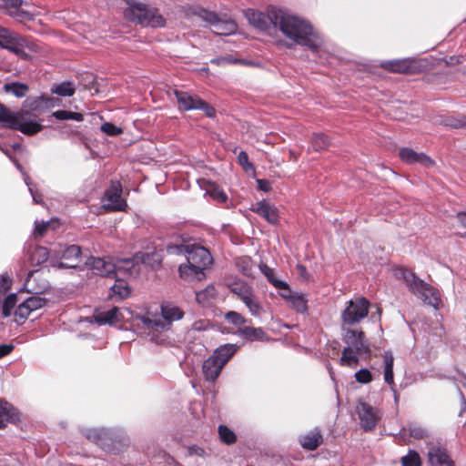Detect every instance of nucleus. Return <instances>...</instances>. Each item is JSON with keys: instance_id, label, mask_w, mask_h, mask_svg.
<instances>
[{"instance_id": "1", "label": "nucleus", "mask_w": 466, "mask_h": 466, "mask_svg": "<svg viewBox=\"0 0 466 466\" xmlns=\"http://www.w3.org/2000/svg\"><path fill=\"white\" fill-rule=\"evenodd\" d=\"M266 18L274 28H279L286 37L298 45L317 50L323 44V39L311 24L301 17L269 6L267 9Z\"/></svg>"}, {"instance_id": "2", "label": "nucleus", "mask_w": 466, "mask_h": 466, "mask_svg": "<svg viewBox=\"0 0 466 466\" xmlns=\"http://www.w3.org/2000/svg\"><path fill=\"white\" fill-rule=\"evenodd\" d=\"M393 274L396 279L402 280L408 289L424 304L439 309L441 303V294L433 286L419 279L414 272L405 268H396Z\"/></svg>"}, {"instance_id": "3", "label": "nucleus", "mask_w": 466, "mask_h": 466, "mask_svg": "<svg viewBox=\"0 0 466 466\" xmlns=\"http://www.w3.org/2000/svg\"><path fill=\"white\" fill-rule=\"evenodd\" d=\"M0 126L5 128L18 130L25 135L32 136L43 128L39 120L30 111L22 109L12 112L0 103Z\"/></svg>"}, {"instance_id": "4", "label": "nucleus", "mask_w": 466, "mask_h": 466, "mask_svg": "<svg viewBox=\"0 0 466 466\" xmlns=\"http://www.w3.org/2000/svg\"><path fill=\"white\" fill-rule=\"evenodd\" d=\"M143 254H137L133 258H124L115 263L111 258H94L91 257L86 265L92 269L93 273L102 277L115 278L118 271L125 270L132 275L137 273L138 260L142 259Z\"/></svg>"}, {"instance_id": "5", "label": "nucleus", "mask_w": 466, "mask_h": 466, "mask_svg": "<svg viewBox=\"0 0 466 466\" xmlns=\"http://www.w3.org/2000/svg\"><path fill=\"white\" fill-rule=\"evenodd\" d=\"M124 15L127 20L136 22L142 26L164 27L166 25L165 18L156 8L142 2H128Z\"/></svg>"}, {"instance_id": "6", "label": "nucleus", "mask_w": 466, "mask_h": 466, "mask_svg": "<svg viewBox=\"0 0 466 466\" xmlns=\"http://www.w3.org/2000/svg\"><path fill=\"white\" fill-rule=\"evenodd\" d=\"M124 15L127 20L136 22L142 26L164 27L166 25L165 18L156 8L142 2H128Z\"/></svg>"}, {"instance_id": "7", "label": "nucleus", "mask_w": 466, "mask_h": 466, "mask_svg": "<svg viewBox=\"0 0 466 466\" xmlns=\"http://www.w3.org/2000/svg\"><path fill=\"white\" fill-rule=\"evenodd\" d=\"M160 313L162 319H152L150 317H142L141 321L150 331L168 330L174 321L183 319L185 313L183 309L171 301H163L160 304Z\"/></svg>"}, {"instance_id": "8", "label": "nucleus", "mask_w": 466, "mask_h": 466, "mask_svg": "<svg viewBox=\"0 0 466 466\" xmlns=\"http://www.w3.org/2000/svg\"><path fill=\"white\" fill-rule=\"evenodd\" d=\"M168 251L171 253L185 254L188 263H191L195 268L202 269L203 271H205L213 262L212 256L208 249L201 246H169Z\"/></svg>"}, {"instance_id": "9", "label": "nucleus", "mask_w": 466, "mask_h": 466, "mask_svg": "<svg viewBox=\"0 0 466 466\" xmlns=\"http://www.w3.org/2000/svg\"><path fill=\"white\" fill-rule=\"evenodd\" d=\"M370 302L365 298H357L347 302L341 312V328H350L360 323L369 313Z\"/></svg>"}, {"instance_id": "10", "label": "nucleus", "mask_w": 466, "mask_h": 466, "mask_svg": "<svg viewBox=\"0 0 466 466\" xmlns=\"http://www.w3.org/2000/svg\"><path fill=\"white\" fill-rule=\"evenodd\" d=\"M193 14L203 22L211 25L217 35H229L234 34L238 29V25L233 20H222L216 13L207 9L197 7L194 9Z\"/></svg>"}, {"instance_id": "11", "label": "nucleus", "mask_w": 466, "mask_h": 466, "mask_svg": "<svg viewBox=\"0 0 466 466\" xmlns=\"http://www.w3.org/2000/svg\"><path fill=\"white\" fill-rule=\"evenodd\" d=\"M227 284L230 290L238 295L245 303L252 315L258 316L260 314L261 307L259 301L254 297L249 286L239 279H228Z\"/></svg>"}, {"instance_id": "12", "label": "nucleus", "mask_w": 466, "mask_h": 466, "mask_svg": "<svg viewBox=\"0 0 466 466\" xmlns=\"http://www.w3.org/2000/svg\"><path fill=\"white\" fill-rule=\"evenodd\" d=\"M121 195V183L119 181H112L102 198L103 208L110 211H124L127 204V201L122 198Z\"/></svg>"}, {"instance_id": "13", "label": "nucleus", "mask_w": 466, "mask_h": 466, "mask_svg": "<svg viewBox=\"0 0 466 466\" xmlns=\"http://www.w3.org/2000/svg\"><path fill=\"white\" fill-rule=\"evenodd\" d=\"M341 338L342 341L346 344V348H351L356 350L370 354V344L362 330L350 328H341Z\"/></svg>"}, {"instance_id": "14", "label": "nucleus", "mask_w": 466, "mask_h": 466, "mask_svg": "<svg viewBox=\"0 0 466 466\" xmlns=\"http://www.w3.org/2000/svg\"><path fill=\"white\" fill-rule=\"evenodd\" d=\"M357 413L360 420V426L366 431L373 430L380 420L378 410L363 401L358 404Z\"/></svg>"}, {"instance_id": "15", "label": "nucleus", "mask_w": 466, "mask_h": 466, "mask_svg": "<svg viewBox=\"0 0 466 466\" xmlns=\"http://www.w3.org/2000/svg\"><path fill=\"white\" fill-rule=\"evenodd\" d=\"M264 277L278 290L280 297H288L289 286L274 268L264 265Z\"/></svg>"}, {"instance_id": "16", "label": "nucleus", "mask_w": 466, "mask_h": 466, "mask_svg": "<svg viewBox=\"0 0 466 466\" xmlns=\"http://www.w3.org/2000/svg\"><path fill=\"white\" fill-rule=\"evenodd\" d=\"M84 435L104 450L109 447L112 441V432L106 429H88L84 431Z\"/></svg>"}, {"instance_id": "17", "label": "nucleus", "mask_w": 466, "mask_h": 466, "mask_svg": "<svg viewBox=\"0 0 466 466\" xmlns=\"http://www.w3.org/2000/svg\"><path fill=\"white\" fill-rule=\"evenodd\" d=\"M429 462L431 466H452V461L446 450L439 445H431L428 451Z\"/></svg>"}, {"instance_id": "18", "label": "nucleus", "mask_w": 466, "mask_h": 466, "mask_svg": "<svg viewBox=\"0 0 466 466\" xmlns=\"http://www.w3.org/2000/svg\"><path fill=\"white\" fill-rule=\"evenodd\" d=\"M178 108L183 111L197 110L200 104L201 98L196 95L189 94L181 90L174 91Z\"/></svg>"}, {"instance_id": "19", "label": "nucleus", "mask_w": 466, "mask_h": 466, "mask_svg": "<svg viewBox=\"0 0 466 466\" xmlns=\"http://www.w3.org/2000/svg\"><path fill=\"white\" fill-rule=\"evenodd\" d=\"M420 61L411 58H405L389 62L386 68L396 73H411L420 67Z\"/></svg>"}, {"instance_id": "20", "label": "nucleus", "mask_w": 466, "mask_h": 466, "mask_svg": "<svg viewBox=\"0 0 466 466\" xmlns=\"http://www.w3.org/2000/svg\"><path fill=\"white\" fill-rule=\"evenodd\" d=\"M362 355H370V353L344 347L341 352V357L339 359V364L343 367L355 369L359 365L360 358Z\"/></svg>"}, {"instance_id": "21", "label": "nucleus", "mask_w": 466, "mask_h": 466, "mask_svg": "<svg viewBox=\"0 0 466 466\" xmlns=\"http://www.w3.org/2000/svg\"><path fill=\"white\" fill-rule=\"evenodd\" d=\"M223 367V362H220L219 360H217L213 355L210 356L202 365V370L206 380L214 381L220 374Z\"/></svg>"}, {"instance_id": "22", "label": "nucleus", "mask_w": 466, "mask_h": 466, "mask_svg": "<svg viewBox=\"0 0 466 466\" xmlns=\"http://www.w3.org/2000/svg\"><path fill=\"white\" fill-rule=\"evenodd\" d=\"M59 252L62 253L61 258L68 262H60L59 267L64 268H76L77 264L74 263L75 261H78L80 255H81V249L79 246L76 245H71L68 247L64 248L63 249L59 250Z\"/></svg>"}, {"instance_id": "23", "label": "nucleus", "mask_w": 466, "mask_h": 466, "mask_svg": "<svg viewBox=\"0 0 466 466\" xmlns=\"http://www.w3.org/2000/svg\"><path fill=\"white\" fill-rule=\"evenodd\" d=\"M25 48L36 51V45L27 38L19 36L8 51L15 54L22 59L28 60L30 59V56L25 51Z\"/></svg>"}, {"instance_id": "24", "label": "nucleus", "mask_w": 466, "mask_h": 466, "mask_svg": "<svg viewBox=\"0 0 466 466\" xmlns=\"http://www.w3.org/2000/svg\"><path fill=\"white\" fill-rule=\"evenodd\" d=\"M25 48L36 51V45L27 38L19 36L8 51L15 54L22 59L28 60L30 59V56L25 51Z\"/></svg>"}, {"instance_id": "25", "label": "nucleus", "mask_w": 466, "mask_h": 466, "mask_svg": "<svg viewBox=\"0 0 466 466\" xmlns=\"http://www.w3.org/2000/svg\"><path fill=\"white\" fill-rule=\"evenodd\" d=\"M25 48L36 51V45L27 38L19 36L8 51L15 54L22 59L28 60L30 59V56L25 51Z\"/></svg>"}, {"instance_id": "26", "label": "nucleus", "mask_w": 466, "mask_h": 466, "mask_svg": "<svg viewBox=\"0 0 466 466\" xmlns=\"http://www.w3.org/2000/svg\"><path fill=\"white\" fill-rule=\"evenodd\" d=\"M179 276L186 281L203 280L206 278L205 271L198 269L191 263L181 264L178 268Z\"/></svg>"}, {"instance_id": "27", "label": "nucleus", "mask_w": 466, "mask_h": 466, "mask_svg": "<svg viewBox=\"0 0 466 466\" xmlns=\"http://www.w3.org/2000/svg\"><path fill=\"white\" fill-rule=\"evenodd\" d=\"M121 313L119 311V309L116 307H113L107 311H99L95 313L94 319L95 321L98 325H105L109 324L112 325L114 323H116L121 319Z\"/></svg>"}, {"instance_id": "28", "label": "nucleus", "mask_w": 466, "mask_h": 466, "mask_svg": "<svg viewBox=\"0 0 466 466\" xmlns=\"http://www.w3.org/2000/svg\"><path fill=\"white\" fill-rule=\"evenodd\" d=\"M299 443L305 450L314 451L322 443V436L318 430H314L301 436Z\"/></svg>"}, {"instance_id": "29", "label": "nucleus", "mask_w": 466, "mask_h": 466, "mask_svg": "<svg viewBox=\"0 0 466 466\" xmlns=\"http://www.w3.org/2000/svg\"><path fill=\"white\" fill-rule=\"evenodd\" d=\"M284 299L287 300L289 305L292 307L294 309H296L298 312L304 313L307 311L308 306V299H306L305 295L299 292H293L289 289V294L288 297H282Z\"/></svg>"}, {"instance_id": "30", "label": "nucleus", "mask_w": 466, "mask_h": 466, "mask_svg": "<svg viewBox=\"0 0 466 466\" xmlns=\"http://www.w3.org/2000/svg\"><path fill=\"white\" fill-rule=\"evenodd\" d=\"M383 358V378L384 381L390 387L394 386V374H393V364L394 358L390 351H385L382 355Z\"/></svg>"}, {"instance_id": "31", "label": "nucleus", "mask_w": 466, "mask_h": 466, "mask_svg": "<svg viewBox=\"0 0 466 466\" xmlns=\"http://www.w3.org/2000/svg\"><path fill=\"white\" fill-rule=\"evenodd\" d=\"M16 419L15 408L8 402L0 400V429Z\"/></svg>"}, {"instance_id": "32", "label": "nucleus", "mask_w": 466, "mask_h": 466, "mask_svg": "<svg viewBox=\"0 0 466 466\" xmlns=\"http://www.w3.org/2000/svg\"><path fill=\"white\" fill-rule=\"evenodd\" d=\"M131 293L128 285L121 279H116L115 284L110 289L109 297L117 300L127 299Z\"/></svg>"}, {"instance_id": "33", "label": "nucleus", "mask_w": 466, "mask_h": 466, "mask_svg": "<svg viewBox=\"0 0 466 466\" xmlns=\"http://www.w3.org/2000/svg\"><path fill=\"white\" fill-rule=\"evenodd\" d=\"M238 350V346L235 344H225L217 349L213 354V356L219 360L220 362H223L225 365L228 360L235 354Z\"/></svg>"}, {"instance_id": "34", "label": "nucleus", "mask_w": 466, "mask_h": 466, "mask_svg": "<svg viewBox=\"0 0 466 466\" xmlns=\"http://www.w3.org/2000/svg\"><path fill=\"white\" fill-rule=\"evenodd\" d=\"M3 89L6 93L14 95L15 97L21 98L26 96L29 87L26 84L20 82L5 83Z\"/></svg>"}, {"instance_id": "35", "label": "nucleus", "mask_w": 466, "mask_h": 466, "mask_svg": "<svg viewBox=\"0 0 466 466\" xmlns=\"http://www.w3.org/2000/svg\"><path fill=\"white\" fill-rule=\"evenodd\" d=\"M264 219L273 226H279L281 220L279 208L274 205L264 202Z\"/></svg>"}, {"instance_id": "36", "label": "nucleus", "mask_w": 466, "mask_h": 466, "mask_svg": "<svg viewBox=\"0 0 466 466\" xmlns=\"http://www.w3.org/2000/svg\"><path fill=\"white\" fill-rule=\"evenodd\" d=\"M49 257V251L46 248L37 246L35 247L33 251L29 255V260L32 265H41L47 261Z\"/></svg>"}, {"instance_id": "37", "label": "nucleus", "mask_w": 466, "mask_h": 466, "mask_svg": "<svg viewBox=\"0 0 466 466\" xmlns=\"http://www.w3.org/2000/svg\"><path fill=\"white\" fill-rule=\"evenodd\" d=\"M225 320L234 326L232 332L238 334L239 329L246 325L247 320L236 311H228L225 314Z\"/></svg>"}, {"instance_id": "38", "label": "nucleus", "mask_w": 466, "mask_h": 466, "mask_svg": "<svg viewBox=\"0 0 466 466\" xmlns=\"http://www.w3.org/2000/svg\"><path fill=\"white\" fill-rule=\"evenodd\" d=\"M20 35L5 28H0V47L9 50Z\"/></svg>"}, {"instance_id": "39", "label": "nucleus", "mask_w": 466, "mask_h": 466, "mask_svg": "<svg viewBox=\"0 0 466 466\" xmlns=\"http://www.w3.org/2000/svg\"><path fill=\"white\" fill-rule=\"evenodd\" d=\"M216 296L215 287L210 285L205 289L196 292V300L202 306H207L211 303V300Z\"/></svg>"}, {"instance_id": "40", "label": "nucleus", "mask_w": 466, "mask_h": 466, "mask_svg": "<svg viewBox=\"0 0 466 466\" xmlns=\"http://www.w3.org/2000/svg\"><path fill=\"white\" fill-rule=\"evenodd\" d=\"M51 91L61 96H71L75 93V88L71 82H63L57 85H54Z\"/></svg>"}, {"instance_id": "41", "label": "nucleus", "mask_w": 466, "mask_h": 466, "mask_svg": "<svg viewBox=\"0 0 466 466\" xmlns=\"http://www.w3.org/2000/svg\"><path fill=\"white\" fill-rule=\"evenodd\" d=\"M244 15L251 25L258 29L262 28V13L248 8L244 11Z\"/></svg>"}, {"instance_id": "42", "label": "nucleus", "mask_w": 466, "mask_h": 466, "mask_svg": "<svg viewBox=\"0 0 466 466\" xmlns=\"http://www.w3.org/2000/svg\"><path fill=\"white\" fill-rule=\"evenodd\" d=\"M218 434L220 440L228 445L233 444L237 441V436L233 431L228 428L225 425H220L218 427Z\"/></svg>"}, {"instance_id": "43", "label": "nucleus", "mask_w": 466, "mask_h": 466, "mask_svg": "<svg viewBox=\"0 0 466 466\" xmlns=\"http://www.w3.org/2000/svg\"><path fill=\"white\" fill-rule=\"evenodd\" d=\"M53 116L58 120H75L78 122L83 120L82 114L67 110H57L53 113Z\"/></svg>"}, {"instance_id": "44", "label": "nucleus", "mask_w": 466, "mask_h": 466, "mask_svg": "<svg viewBox=\"0 0 466 466\" xmlns=\"http://www.w3.org/2000/svg\"><path fill=\"white\" fill-rule=\"evenodd\" d=\"M238 335L248 340H257L260 339L261 329L249 327L246 324L239 329Z\"/></svg>"}, {"instance_id": "45", "label": "nucleus", "mask_w": 466, "mask_h": 466, "mask_svg": "<svg viewBox=\"0 0 466 466\" xmlns=\"http://www.w3.org/2000/svg\"><path fill=\"white\" fill-rule=\"evenodd\" d=\"M329 141L324 134H315L312 137L311 147L315 151L328 148Z\"/></svg>"}, {"instance_id": "46", "label": "nucleus", "mask_w": 466, "mask_h": 466, "mask_svg": "<svg viewBox=\"0 0 466 466\" xmlns=\"http://www.w3.org/2000/svg\"><path fill=\"white\" fill-rule=\"evenodd\" d=\"M17 303V296L15 293L9 294L4 300L2 306V314L5 318H7L11 315L12 309L15 308Z\"/></svg>"}, {"instance_id": "47", "label": "nucleus", "mask_w": 466, "mask_h": 466, "mask_svg": "<svg viewBox=\"0 0 466 466\" xmlns=\"http://www.w3.org/2000/svg\"><path fill=\"white\" fill-rule=\"evenodd\" d=\"M354 378L359 383L368 384L373 380V374L369 369L362 368L355 372Z\"/></svg>"}, {"instance_id": "48", "label": "nucleus", "mask_w": 466, "mask_h": 466, "mask_svg": "<svg viewBox=\"0 0 466 466\" xmlns=\"http://www.w3.org/2000/svg\"><path fill=\"white\" fill-rule=\"evenodd\" d=\"M25 302L29 309L33 312L44 307L46 303V299L41 297L33 296L25 299Z\"/></svg>"}, {"instance_id": "49", "label": "nucleus", "mask_w": 466, "mask_h": 466, "mask_svg": "<svg viewBox=\"0 0 466 466\" xmlns=\"http://www.w3.org/2000/svg\"><path fill=\"white\" fill-rule=\"evenodd\" d=\"M238 163L243 167L245 171L249 175L254 177L255 175V169L253 167V165L248 162V154L244 151H241L238 156Z\"/></svg>"}, {"instance_id": "50", "label": "nucleus", "mask_w": 466, "mask_h": 466, "mask_svg": "<svg viewBox=\"0 0 466 466\" xmlns=\"http://www.w3.org/2000/svg\"><path fill=\"white\" fill-rule=\"evenodd\" d=\"M101 131L109 137H116L123 133V129L119 127L115 126L112 123L106 122L101 127Z\"/></svg>"}, {"instance_id": "51", "label": "nucleus", "mask_w": 466, "mask_h": 466, "mask_svg": "<svg viewBox=\"0 0 466 466\" xmlns=\"http://www.w3.org/2000/svg\"><path fill=\"white\" fill-rule=\"evenodd\" d=\"M402 466H420V459L417 452L410 451L402 458Z\"/></svg>"}, {"instance_id": "52", "label": "nucleus", "mask_w": 466, "mask_h": 466, "mask_svg": "<svg viewBox=\"0 0 466 466\" xmlns=\"http://www.w3.org/2000/svg\"><path fill=\"white\" fill-rule=\"evenodd\" d=\"M412 164H419L425 167H431L434 166V161L429 156L420 152L417 154V157H414Z\"/></svg>"}, {"instance_id": "53", "label": "nucleus", "mask_w": 466, "mask_h": 466, "mask_svg": "<svg viewBox=\"0 0 466 466\" xmlns=\"http://www.w3.org/2000/svg\"><path fill=\"white\" fill-rule=\"evenodd\" d=\"M418 153L411 148L403 147L400 150L399 156L403 162L412 164V160L414 157H417Z\"/></svg>"}, {"instance_id": "54", "label": "nucleus", "mask_w": 466, "mask_h": 466, "mask_svg": "<svg viewBox=\"0 0 466 466\" xmlns=\"http://www.w3.org/2000/svg\"><path fill=\"white\" fill-rule=\"evenodd\" d=\"M25 183L28 187L29 192L32 196L33 201L35 204H42L43 199L40 193H38L36 190H35L32 187L30 177L27 174H25Z\"/></svg>"}, {"instance_id": "55", "label": "nucleus", "mask_w": 466, "mask_h": 466, "mask_svg": "<svg viewBox=\"0 0 466 466\" xmlns=\"http://www.w3.org/2000/svg\"><path fill=\"white\" fill-rule=\"evenodd\" d=\"M50 223H51V221H47V222H45V221H41V222L35 221V230H34L35 237V238H37V237L42 238L45 235V233L46 232L47 228H49Z\"/></svg>"}, {"instance_id": "56", "label": "nucleus", "mask_w": 466, "mask_h": 466, "mask_svg": "<svg viewBox=\"0 0 466 466\" xmlns=\"http://www.w3.org/2000/svg\"><path fill=\"white\" fill-rule=\"evenodd\" d=\"M32 311L26 306L25 302H22L18 305L17 309L15 311V316L21 320H25Z\"/></svg>"}, {"instance_id": "57", "label": "nucleus", "mask_w": 466, "mask_h": 466, "mask_svg": "<svg viewBox=\"0 0 466 466\" xmlns=\"http://www.w3.org/2000/svg\"><path fill=\"white\" fill-rule=\"evenodd\" d=\"M48 101H49L48 98H46L44 96H42L40 97L35 98L34 100L26 99L23 103V106H24V107H29L32 110H36L38 107V105L41 102L47 103Z\"/></svg>"}, {"instance_id": "58", "label": "nucleus", "mask_w": 466, "mask_h": 466, "mask_svg": "<svg viewBox=\"0 0 466 466\" xmlns=\"http://www.w3.org/2000/svg\"><path fill=\"white\" fill-rule=\"evenodd\" d=\"M199 107L198 109L202 110L204 114L208 117H214L216 116V109L210 104L205 102L204 100H200Z\"/></svg>"}, {"instance_id": "59", "label": "nucleus", "mask_w": 466, "mask_h": 466, "mask_svg": "<svg viewBox=\"0 0 466 466\" xmlns=\"http://www.w3.org/2000/svg\"><path fill=\"white\" fill-rule=\"evenodd\" d=\"M405 431H408L410 435L414 437L415 439H421L425 436V431L416 425H410L408 430H404Z\"/></svg>"}, {"instance_id": "60", "label": "nucleus", "mask_w": 466, "mask_h": 466, "mask_svg": "<svg viewBox=\"0 0 466 466\" xmlns=\"http://www.w3.org/2000/svg\"><path fill=\"white\" fill-rule=\"evenodd\" d=\"M236 265L241 268L244 275H250V260L248 258H238L236 262Z\"/></svg>"}, {"instance_id": "61", "label": "nucleus", "mask_w": 466, "mask_h": 466, "mask_svg": "<svg viewBox=\"0 0 466 466\" xmlns=\"http://www.w3.org/2000/svg\"><path fill=\"white\" fill-rule=\"evenodd\" d=\"M210 323L207 319H199L193 323L192 329L197 331L206 330Z\"/></svg>"}, {"instance_id": "62", "label": "nucleus", "mask_w": 466, "mask_h": 466, "mask_svg": "<svg viewBox=\"0 0 466 466\" xmlns=\"http://www.w3.org/2000/svg\"><path fill=\"white\" fill-rule=\"evenodd\" d=\"M188 454L189 455H196L198 457H204L206 456V451L203 448L198 446V445H192L188 447Z\"/></svg>"}, {"instance_id": "63", "label": "nucleus", "mask_w": 466, "mask_h": 466, "mask_svg": "<svg viewBox=\"0 0 466 466\" xmlns=\"http://www.w3.org/2000/svg\"><path fill=\"white\" fill-rule=\"evenodd\" d=\"M13 350L14 346L12 344L0 345V359L11 353Z\"/></svg>"}, {"instance_id": "64", "label": "nucleus", "mask_w": 466, "mask_h": 466, "mask_svg": "<svg viewBox=\"0 0 466 466\" xmlns=\"http://www.w3.org/2000/svg\"><path fill=\"white\" fill-rule=\"evenodd\" d=\"M458 219L461 227L463 228V230L461 231L460 234L462 236H466V213H459Z\"/></svg>"}]
</instances>
